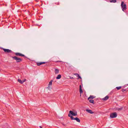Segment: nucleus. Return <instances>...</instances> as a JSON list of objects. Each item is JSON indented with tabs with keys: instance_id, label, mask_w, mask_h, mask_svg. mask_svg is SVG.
I'll return each mask as SVG.
<instances>
[{
	"instance_id": "obj_2",
	"label": "nucleus",
	"mask_w": 128,
	"mask_h": 128,
	"mask_svg": "<svg viewBox=\"0 0 128 128\" xmlns=\"http://www.w3.org/2000/svg\"><path fill=\"white\" fill-rule=\"evenodd\" d=\"M68 116L70 117L71 120H76L77 122H80V119L76 117L74 118L73 116H70V115L69 114H68Z\"/></svg>"
},
{
	"instance_id": "obj_11",
	"label": "nucleus",
	"mask_w": 128,
	"mask_h": 128,
	"mask_svg": "<svg viewBox=\"0 0 128 128\" xmlns=\"http://www.w3.org/2000/svg\"><path fill=\"white\" fill-rule=\"evenodd\" d=\"M46 62H38L37 63V65L38 66H39L41 64H44L46 63Z\"/></svg>"
},
{
	"instance_id": "obj_25",
	"label": "nucleus",
	"mask_w": 128,
	"mask_h": 128,
	"mask_svg": "<svg viewBox=\"0 0 128 128\" xmlns=\"http://www.w3.org/2000/svg\"><path fill=\"white\" fill-rule=\"evenodd\" d=\"M61 61H59V60H58V61H56V62H61Z\"/></svg>"
},
{
	"instance_id": "obj_26",
	"label": "nucleus",
	"mask_w": 128,
	"mask_h": 128,
	"mask_svg": "<svg viewBox=\"0 0 128 128\" xmlns=\"http://www.w3.org/2000/svg\"><path fill=\"white\" fill-rule=\"evenodd\" d=\"M26 79H24V80L23 81V82H25L26 81Z\"/></svg>"
},
{
	"instance_id": "obj_8",
	"label": "nucleus",
	"mask_w": 128,
	"mask_h": 128,
	"mask_svg": "<svg viewBox=\"0 0 128 128\" xmlns=\"http://www.w3.org/2000/svg\"><path fill=\"white\" fill-rule=\"evenodd\" d=\"M123 107L121 106L120 107V108L118 107H116L115 108V110H118V111H120L122 110L123 109Z\"/></svg>"
},
{
	"instance_id": "obj_13",
	"label": "nucleus",
	"mask_w": 128,
	"mask_h": 128,
	"mask_svg": "<svg viewBox=\"0 0 128 128\" xmlns=\"http://www.w3.org/2000/svg\"><path fill=\"white\" fill-rule=\"evenodd\" d=\"M109 98V96H106L105 97L102 99V100H108Z\"/></svg>"
},
{
	"instance_id": "obj_22",
	"label": "nucleus",
	"mask_w": 128,
	"mask_h": 128,
	"mask_svg": "<svg viewBox=\"0 0 128 128\" xmlns=\"http://www.w3.org/2000/svg\"><path fill=\"white\" fill-rule=\"evenodd\" d=\"M126 89H122V92H124L125 91H126Z\"/></svg>"
},
{
	"instance_id": "obj_3",
	"label": "nucleus",
	"mask_w": 128,
	"mask_h": 128,
	"mask_svg": "<svg viewBox=\"0 0 128 128\" xmlns=\"http://www.w3.org/2000/svg\"><path fill=\"white\" fill-rule=\"evenodd\" d=\"M121 6L123 11H124V10H126V4H124V2H122L121 4Z\"/></svg>"
},
{
	"instance_id": "obj_12",
	"label": "nucleus",
	"mask_w": 128,
	"mask_h": 128,
	"mask_svg": "<svg viewBox=\"0 0 128 128\" xmlns=\"http://www.w3.org/2000/svg\"><path fill=\"white\" fill-rule=\"evenodd\" d=\"M80 96H81V94L83 92V91L82 88V86L81 85L80 86Z\"/></svg>"
},
{
	"instance_id": "obj_15",
	"label": "nucleus",
	"mask_w": 128,
	"mask_h": 128,
	"mask_svg": "<svg viewBox=\"0 0 128 128\" xmlns=\"http://www.w3.org/2000/svg\"><path fill=\"white\" fill-rule=\"evenodd\" d=\"M95 97L93 96L90 95V96L88 98V100H89L90 98L93 99Z\"/></svg>"
},
{
	"instance_id": "obj_29",
	"label": "nucleus",
	"mask_w": 128,
	"mask_h": 128,
	"mask_svg": "<svg viewBox=\"0 0 128 128\" xmlns=\"http://www.w3.org/2000/svg\"><path fill=\"white\" fill-rule=\"evenodd\" d=\"M62 124L63 125H64V124Z\"/></svg>"
},
{
	"instance_id": "obj_20",
	"label": "nucleus",
	"mask_w": 128,
	"mask_h": 128,
	"mask_svg": "<svg viewBox=\"0 0 128 128\" xmlns=\"http://www.w3.org/2000/svg\"><path fill=\"white\" fill-rule=\"evenodd\" d=\"M89 102H90L92 103L93 104H94V101L93 100H89Z\"/></svg>"
},
{
	"instance_id": "obj_14",
	"label": "nucleus",
	"mask_w": 128,
	"mask_h": 128,
	"mask_svg": "<svg viewBox=\"0 0 128 128\" xmlns=\"http://www.w3.org/2000/svg\"><path fill=\"white\" fill-rule=\"evenodd\" d=\"M54 72L55 74H58L59 73V70L58 69L56 68Z\"/></svg>"
},
{
	"instance_id": "obj_17",
	"label": "nucleus",
	"mask_w": 128,
	"mask_h": 128,
	"mask_svg": "<svg viewBox=\"0 0 128 128\" xmlns=\"http://www.w3.org/2000/svg\"><path fill=\"white\" fill-rule=\"evenodd\" d=\"M18 81L21 84H22L24 83V82H23L20 79H18Z\"/></svg>"
},
{
	"instance_id": "obj_5",
	"label": "nucleus",
	"mask_w": 128,
	"mask_h": 128,
	"mask_svg": "<svg viewBox=\"0 0 128 128\" xmlns=\"http://www.w3.org/2000/svg\"><path fill=\"white\" fill-rule=\"evenodd\" d=\"M70 114V115L71 114L72 115L74 116H77V112H74L70 110L69 111V113L68 114Z\"/></svg>"
},
{
	"instance_id": "obj_10",
	"label": "nucleus",
	"mask_w": 128,
	"mask_h": 128,
	"mask_svg": "<svg viewBox=\"0 0 128 128\" xmlns=\"http://www.w3.org/2000/svg\"><path fill=\"white\" fill-rule=\"evenodd\" d=\"M74 74L77 77H78V79H79V78L80 79H81L82 78L77 73H74Z\"/></svg>"
},
{
	"instance_id": "obj_18",
	"label": "nucleus",
	"mask_w": 128,
	"mask_h": 128,
	"mask_svg": "<svg viewBox=\"0 0 128 128\" xmlns=\"http://www.w3.org/2000/svg\"><path fill=\"white\" fill-rule=\"evenodd\" d=\"M110 2L115 3L116 2V0H111L110 1Z\"/></svg>"
},
{
	"instance_id": "obj_6",
	"label": "nucleus",
	"mask_w": 128,
	"mask_h": 128,
	"mask_svg": "<svg viewBox=\"0 0 128 128\" xmlns=\"http://www.w3.org/2000/svg\"><path fill=\"white\" fill-rule=\"evenodd\" d=\"M2 49L6 53H12L13 52L12 51L8 49H5L4 48H2Z\"/></svg>"
},
{
	"instance_id": "obj_7",
	"label": "nucleus",
	"mask_w": 128,
	"mask_h": 128,
	"mask_svg": "<svg viewBox=\"0 0 128 128\" xmlns=\"http://www.w3.org/2000/svg\"><path fill=\"white\" fill-rule=\"evenodd\" d=\"M17 56H24L25 58L26 57L24 55L21 54V53L18 52L14 53Z\"/></svg>"
},
{
	"instance_id": "obj_9",
	"label": "nucleus",
	"mask_w": 128,
	"mask_h": 128,
	"mask_svg": "<svg viewBox=\"0 0 128 128\" xmlns=\"http://www.w3.org/2000/svg\"><path fill=\"white\" fill-rule=\"evenodd\" d=\"M86 111L88 112L90 114H93L94 113V112H92V111L91 110L86 109Z\"/></svg>"
},
{
	"instance_id": "obj_21",
	"label": "nucleus",
	"mask_w": 128,
	"mask_h": 128,
	"mask_svg": "<svg viewBox=\"0 0 128 128\" xmlns=\"http://www.w3.org/2000/svg\"><path fill=\"white\" fill-rule=\"evenodd\" d=\"M121 86H118L116 87V88L118 90H119L121 88Z\"/></svg>"
},
{
	"instance_id": "obj_23",
	"label": "nucleus",
	"mask_w": 128,
	"mask_h": 128,
	"mask_svg": "<svg viewBox=\"0 0 128 128\" xmlns=\"http://www.w3.org/2000/svg\"><path fill=\"white\" fill-rule=\"evenodd\" d=\"M49 90H50V89H51V88L50 87V86H49V85H48V86L47 88Z\"/></svg>"
},
{
	"instance_id": "obj_1",
	"label": "nucleus",
	"mask_w": 128,
	"mask_h": 128,
	"mask_svg": "<svg viewBox=\"0 0 128 128\" xmlns=\"http://www.w3.org/2000/svg\"><path fill=\"white\" fill-rule=\"evenodd\" d=\"M12 58L14 60H15L17 62H19L22 60V59L19 58L16 56H12Z\"/></svg>"
},
{
	"instance_id": "obj_27",
	"label": "nucleus",
	"mask_w": 128,
	"mask_h": 128,
	"mask_svg": "<svg viewBox=\"0 0 128 128\" xmlns=\"http://www.w3.org/2000/svg\"><path fill=\"white\" fill-rule=\"evenodd\" d=\"M40 128H42V127L41 126H40Z\"/></svg>"
},
{
	"instance_id": "obj_28",
	"label": "nucleus",
	"mask_w": 128,
	"mask_h": 128,
	"mask_svg": "<svg viewBox=\"0 0 128 128\" xmlns=\"http://www.w3.org/2000/svg\"><path fill=\"white\" fill-rule=\"evenodd\" d=\"M127 14L128 15V13H127Z\"/></svg>"
},
{
	"instance_id": "obj_16",
	"label": "nucleus",
	"mask_w": 128,
	"mask_h": 128,
	"mask_svg": "<svg viewBox=\"0 0 128 128\" xmlns=\"http://www.w3.org/2000/svg\"><path fill=\"white\" fill-rule=\"evenodd\" d=\"M61 77V76L60 74H58V75L56 77V79H60Z\"/></svg>"
},
{
	"instance_id": "obj_4",
	"label": "nucleus",
	"mask_w": 128,
	"mask_h": 128,
	"mask_svg": "<svg viewBox=\"0 0 128 128\" xmlns=\"http://www.w3.org/2000/svg\"><path fill=\"white\" fill-rule=\"evenodd\" d=\"M117 116V113L114 112L111 113L110 115V117L111 118H116Z\"/></svg>"
},
{
	"instance_id": "obj_24",
	"label": "nucleus",
	"mask_w": 128,
	"mask_h": 128,
	"mask_svg": "<svg viewBox=\"0 0 128 128\" xmlns=\"http://www.w3.org/2000/svg\"><path fill=\"white\" fill-rule=\"evenodd\" d=\"M70 79H72L74 78L73 77L71 76H70Z\"/></svg>"
},
{
	"instance_id": "obj_19",
	"label": "nucleus",
	"mask_w": 128,
	"mask_h": 128,
	"mask_svg": "<svg viewBox=\"0 0 128 128\" xmlns=\"http://www.w3.org/2000/svg\"><path fill=\"white\" fill-rule=\"evenodd\" d=\"M53 81L52 80L50 81L48 84V85L49 86H51L52 84V82Z\"/></svg>"
}]
</instances>
